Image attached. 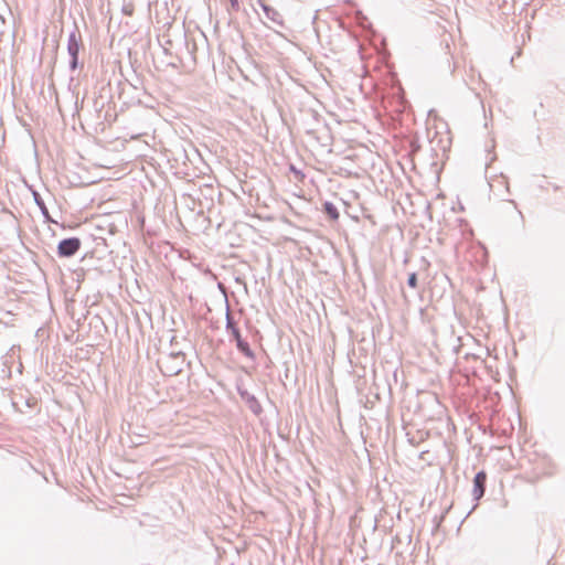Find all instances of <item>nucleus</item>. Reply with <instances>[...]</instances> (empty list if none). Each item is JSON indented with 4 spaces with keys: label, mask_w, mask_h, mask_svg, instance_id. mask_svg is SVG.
I'll list each match as a JSON object with an SVG mask.
<instances>
[{
    "label": "nucleus",
    "mask_w": 565,
    "mask_h": 565,
    "mask_svg": "<svg viewBox=\"0 0 565 565\" xmlns=\"http://www.w3.org/2000/svg\"><path fill=\"white\" fill-rule=\"evenodd\" d=\"M487 479L488 476L484 470L478 471L473 478L472 497L476 503L472 510L478 505V502L483 498L486 493Z\"/></svg>",
    "instance_id": "5"
},
{
    "label": "nucleus",
    "mask_w": 565,
    "mask_h": 565,
    "mask_svg": "<svg viewBox=\"0 0 565 565\" xmlns=\"http://www.w3.org/2000/svg\"><path fill=\"white\" fill-rule=\"evenodd\" d=\"M417 274L416 273H411L408 275V278H407V285L411 287V288H416L417 287Z\"/></svg>",
    "instance_id": "11"
},
{
    "label": "nucleus",
    "mask_w": 565,
    "mask_h": 565,
    "mask_svg": "<svg viewBox=\"0 0 565 565\" xmlns=\"http://www.w3.org/2000/svg\"><path fill=\"white\" fill-rule=\"evenodd\" d=\"M31 192H32V196H33V200H34V203L38 205V207L40 209L44 220L46 222H54L50 215V212L45 205V202L43 201L41 194L34 190V189H31Z\"/></svg>",
    "instance_id": "8"
},
{
    "label": "nucleus",
    "mask_w": 565,
    "mask_h": 565,
    "mask_svg": "<svg viewBox=\"0 0 565 565\" xmlns=\"http://www.w3.org/2000/svg\"><path fill=\"white\" fill-rule=\"evenodd\" d=\"M322 211L332 221H338V218L340 216L337 206L332 202H329V201H326L323 203Z\"/></svg>",
    "instance_id": "10"
},
{
    "label": "nucleus",
    "mask_w": 565,
    "mask_h": 565,
    "mask_svg": "<svg viewBox=\"0 0 565 565\" xmlns=\"http://www.w3.org/2000/svg\"><path fill=\"white\" fill-rule=\"evenodd\" d=\"M237 394L255 416H259L263 413V407L254 394L241 385H237Z\"/></svg>",
    "instance_id": "6"
},
{
    "label": "nucleus",
    "mask_w": 565,
    "mask_h": 565,
    "mask_svg": "<svg viewBox=\"0 0 565 565\" xmlns=\"http://www.w3.org/2000/svg\"><path fill=\"white\" fill-rule=\"evenodd\" d=\"M230 3H231V9L233 11H238L239 10V2L238 0H228Z\"/></svg>",
    "instance_id": "13"
},
{
    "label": "nucleus",
    "mask_w": 565,
    "mask_h": 565,
    "mask_svg": "<svg viewBox=\"0 0 565 565\" xmlns=\"http://www.w3.org/2000/svg\"><path fill=\"white\" fill-rule=\"evenodd\" d=\"M83 46L82 34L78 30L76 22H74V28L68 34L67 39V53L70 55V70L72 72L76 71L79 67V51Z\"/></svg>",
    "instance_id": "2"
},
{
    "label": "nucleus",
    "mask_w": 565,
    "mask_h": 565,
    "mask_svg": "<svg viewBox=\"0 0 565 565\" xmlns=\"http://www.w3.org/2000/svg\"><path fill=\"white\" fill-rule=\"evenodd\" d=\"M290 171H292L296 175H300L301 178L305 177L303 173L300 170L296 169L294 166H290Z\"/></svg>",
    "instance_id": "14"
},
{
    "label": "nucleus",
    "mask_w": 565,
    "mask_h": 565,
    "mask_svg": "<svg viewBox=\"0 0 565 565\" xmlns=\"http://www.w3.org/2000/svg\"><path fill=\"white\" fill-rule=\"evenodd\" d=\"M257 4L262 9L265 18L273 23V25H268L265 21L262 20V22L266 26H268L275 31H277V28L285 29L284 15L281 14L280 11H278L273 6L268 4L265 0H258Z\"/></svg>",
    "instance_id": "3"
},
{
    "label": "nucleus",
    "mask_w": 565,
    "mask_h": 565,
    "mask_svg": "<svg viewBox=\"0 0 565 565\" xmlns=\"http://www.w3.org/2000/svg\"><path fill=\"white\" fill-rule=\"evenodd\" d=\"M82 242L78 237H67L60 241L57 245V255L60 257H72L81 248Z\"/></svg>",
    "instance_id": "4"
},
{
    "label": "nucleus",
    "mask_w": 565,
    "mask_h": 565,
    "mask_svg": "<svg viewBox=\"0 0 565 565\" xmlns=\"http://www.w3.org/2000/svg\"><path fill=\"white\" fill-rule=\"evenodd\" d=\"M225 329L230 335L239 331L237 322L234 320L228 302L226 301V312H225Z\"/></svg>",
    "instance_id": "9"
},
{
    "label": "nucleus",
    "mask_w": 565,
    "mask_h": 565,
    "mask_svg": "<svg viewBox=\"0 0 565 565\" xmlns=\"http://www.w3.org/2000/svg\"><path fill=\"white\" fill-rule=\"evenodd\" d=\"M185 355L183 352H172L158 361V366L163 375L174 376L183 370Z\"/></svg>",
    "instance_id": "1"
},
{
    "label": "nucleus",
    "mask_w": 565,
    "mask_h": 565,
    "mask_svg": "<svg viewBox=\"0 0 565 565\" xmlns=\"http://www.w3.org/2000/svg\"><path fill=\"white\" fill-rule=\"evenodd\" d=\"M497 159V156L495 153H492L491 150L488 151L487 153V162H486V169L489 168V166Z\"/></svg>",
    "instance_id": "12"
},
{
    "label": "nucleus",
    "mask_w": 565,
    "mask_h": 565,
    "mask_svg": "<svg viewBox=\"0 0 565 565\" xmlns=\"http://www.w3.org/2000/svg\"><path fill=\"white\" fill-rule=\"evenodd\" d=\"M231 340H233L236 344V349L239 353H242L245 358L250 361H255L256 355L252 350L249 343L242 337L241 330L231 334Z\"/></svg>",
    "instance_id": "7"
}]
</instances>
